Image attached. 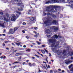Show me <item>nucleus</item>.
<instances>
[{"instance_id": "obj_62", "label": "nucleus", "mask_w": 73, "mask_h": 73, "mask_svg": "<svg viewBox=\"0 0 73 73\" xmlns=\"http://www.w3.org/2000/svg\"><path fill=\"white\" fill-rule=\"evenodd\" d=\"M58 70L59 71H61V69H58Z\"/></svg>"}, {"instance_id": "obj_59", "label": "nucleus", "mask_w": 73, "mask_h": 73, "mask_svg": "<svg viewBox=\"0 0 73 73\" xmlns=\"http://www.w3.org/2000/svg\"><path fill=\"white\" fill-rule=\"evenodd\" d=\"M3 46H5V43H3Z\"/></svg>"}, {"instance_id": "obj_52", "label": "nucleus", "mask_w": 73, "mask_h": 73, "mask_svg": "<svg viewBox=\"0 0 73 73\" xmlns=\"http://www.w3.org/2000/svg\"><path fill=\"white\" fill-rule=\"evenodd\" d=\"M38 69H39V71L38 72V73H40V72H41V71L40 70L39 68H38Z\"/></svg>"}, {"instance_id": "obj_9", "label": "nucleus", "mask_w": 73, "mask_h": 73, "mask_svg": "<svg viewBox=\"0 0 73 73\" xmlns=\"http://www.w3.org/2000/svg\"><path fill=\"white\" fill-rule=\"evenodd\" d=\"M73 51L71 52L70 53V52H69L68 53L67 55V56H73Z\"/></svg>"}, {"instance_id": "obj_22", "label": "nucleus", "mask_w": 73, "mask_h": 73, "mask_svg": "<svg viewBox=\"0 0 73 73\" xmlns=\"http://www.w3.org/2000/svg\"><path fill=\"white\" fill-rule=\"evenodd\" d=\"M60 43L59 42H56V44L55 46H58L59 45V43Z\"/></svg>"}, {"instance_id": "obj_51", "label": "nucleus", "mask_w": 73, "mask_h": 73, "mask_svg": "<svg viewBox=\"0 0 73 73\" xmlns=\"http://www.w3.org/2000/svg\"><path fill=\"white\" fill-rule=\"evenodd\" d=\"M24 63H23V65H26L27 64H25V62H23Z\"/></svg>"}, {"instance_id": "obj_30", "label": "nucleus", "mask_w": 73, "mask_h": 73, "mask_svg": "<svg viewBox=\"0 0 73 73\" xmlns=\"http://www.w3.org/2000/svg\"><path fill=\"white\" fill-rule=\"evenodd\" d=\"M47 36L48 37H51V35L49 34L47 35Z\"/></svg>"}, {"instance_id": "obj_26", "label": "nucleus", "mask_w": 73, "mask_h": 73, "mask_svg": "<svg viewBox=\"0 0 73 73\" xmlns=\"http://www.w3.org/2000/svg\"><path fill=\"white\" fill-rule=\"evenodd\" d=\"M17 5L19 6H21V3H18L17 4Z\"/></svg>"}, {"instance_id": "obj_20", "label": "nucleus", "mask_w": 73, "mask_h": 73, "mask_svg": "<svg viewBox=\"0 0 73 73\" xmlns=\"http://www.w3.org/2000/svg\"><path fill=\"white\" fill-rule=\"evenodd\" d=\"M20 6L21 7H22V8H24V5L23 3H21V5Z\"/></svg>"}, {"instance_id": "obj_63", "label": "nucleus", "mask_w": 73, "mask_h": 73, "mask_svg": "<svg viewBox=\"0 0 73 73\" xmlns=\"http://www.w3.org/2000/svg\"><path fill=\"white\" fill-rule=\"evenodd\" d=\"M48 66L49 68H50V66L48 65Z\"/></svg>"}, {"instance_id": "obj_21", "label": "nucleus", "mask_w": 73, "mask_h": 73, "mask_svg": "<svg viewBox=\"0 0 73 73\" xmlns=\"http://www.w3.org/2000/svg\"><path fill=\"white\" fill-rule=\"evenodd\" d=\"M56 52H57V53H60H60H62V52H61L59 50H57Z\"/></svg>"}, {"instance_id": "obj_18", "label": "nucleus", "mask_w": 73, "mask_h": 73, "mask_svg": "<svg viewBox=\"0 0 73 73\" xmlns=\"http://www.w3.org/2000/svg\"><path fill=\"white\" fill-rule=\"evenodd\" d=\"M32 23V22L31 21H29L27 22L28 24H31Z\"/></svg>"}, {"instance_id": "obj_28", "label": "nucleus", "mask_w": 73, "mask_h": 73, "mask_svg": "<svg viewBox=\"0 0 73 73\" xmlns=\"http://www.w3.org/2000/svg\"><path fill=\"white\" fill-rule=\"evenodd\" d=\"M53 52H54L55 50V48H51Z\"/></svg>"}, {"instance_id": "obj_33", "label": "nucleus", "mask_w": 73, "mask_h": 73, "mask_svg": "<svg viewBox=\"0 0 73 73\" xmlns=\"http://www.w3.org/2000/svg\"><path fill=\"white\" fill-rule=\"evenodd\" d=\"M72 64H71L68 66L69 68V69H70V68H71V67H72Z\"/></svg>"}, {"instance_id": "obj_31", "label": "nucleus", "mask_w": 73, "mask_h": 73, "mask_svg": "<svg viewBox=\"0 0 73 73\" xmlns=\"http://www.w3.org/2000/svg\"><path fill=\"white\" fill-rule=\"evenodd\" d=\"M50 3V1H47L46 3V4H49V3Z\"/></svg>"}, {"instance_id": "obj_1", "label": "nucleus", "mask_w": 73, "mask_h": 73, "mask_svg": "<svg viewBox=\"0 0 73 73\" xmlns=\"http://www.w3.org/2000/svg\"><path fill=\"white\" fill-rule=\"evenodd\" d=\"M60 6H55V5H50L49 6L47 7L46 8V10L45 11V12H53V9L55 8V9H56V8H59Z\"/></svg>"}, {"instance_id": "obj_14", "label": "nucleus", "mask_w": 73, "mask_h": 73, "mask_svg": "<svg viewBox=\"0 0 73 73\" xmlns=\"http://www.w3.org/2000/svg\"><path fill=\"white\" fill-rule=\"evenodd\" d=\"M4 21H6L7 22H8V21H9V19H6L5 17H4Z\"/></svg>"}, {"instance_id": "obj_4", "label": "nucleus", "mask_w": 73, "mask_h": 73, "mask_svg": "<svg viewBox=\"0 0 73 73\" xmlns=\"http://www.w3.org/2000/svg\"><path fill=\"white\" fill-rule=\"evenodd\" d=\"M12 18L11 19V21H15L16 19L19 17V16L18 14H16V16L14 14H12L11 15Z\"/></svg>"}, {"instance_id": "obj_13", "label": "nucleus", "mask_w": 73, "mask_h": 73, "mask_svg": "<svg viewBox=\"0 0 73 73\" xmlns=\"http://www.w3.org/2000/svg\"><path fill=\"white\" fill-rule=\"evenodd\" d=\"M46 33L49 34L50 33V30L49 29H47L46 31Z\"/></svg>"}, {"instance_id": "obj_47", "label": "nucleus", "mask_w": 73, "mask_h": 73, "mask_svg": "<svg viewBox=\"0 0 73 73\" xmlns=\"http://www.w3.org/2000/svg\"><path fill=\"white\" fill-rule=\"evenodd\" d=\"M70 7H72V8L73 7V4H71V5L70 6Z\"/></svg>"}, {"instance_id": "obj_41", "label": "nucleus", "mask_w": 73, "mask_h": 73, "mask_svg": "<svg viewBox=\"0 0 73 73\" xmlns=\"http://www.w3.org/2000/svg\"><path fill=\"white\" fill-rule=\"evenodd\" d=\"M44 50H45V51L46 52V53H48V50H47L46 49H45Z\"/></svg>"}, {"instance_id": "obj_8", "label": "nucleus", "mask_w": 73, "mask_h": 73, "mask_svg": "<svg viewBox=\"0 0 73 73\" xmlns=\"http://www.w3.org/2000/svg\"><path fill=\"white\" fill-rule=\"evenodd\" d=\"M14 30L13 29H10L9 34L10 35H12V34H13L15 33Z\"/></svg>"}, {"instance_id": "obj_45", "label": "nucleus", "mask_w": 73, "mask_h": 73, "mask_svg": "<svg viewBox=\"0 0 73 73\" xmlns=\"http://www.w3.org/2000/svg\"><path fill=\"white\" fill-rule=\"evenodd\" d=\"M54 73H57V70H54Z\"/></svg>"}, {"instance_id": "obj_12", "label": "nucleus", "mask_w": 73, "mask_h": 73, "mask_svg": "<svg viewBox=\"0 0 73 73\" xmlns=\"http://www.w3.org/2000/svg\"><path fill=\"white\" fill-rule=\"evenodd\" d=\"M32 10L29 9V12L27 13L28 15H32Z\"/></svg>"}, {"instance_id": "obj_53", "label": "nucleus", "mask_w": 73, "mask_h": 73, "mask_svg": "<svg viewBox=\"0 0 73 73\" xmlns=\"http://www.w3.org/2000/svg\"><path fill=\"white\" fill-rule=\"evenodd\" d=\"M22 32L23 33H25V31H24V30H23L22 31Z\"/></svg>"}, {"instance_id": "obj_29", "label": "nucleus", "mask_w": 73, "mask_h": 73, "mask_svg": "<svg viewBox=\"0 0 73 73\" xmlns=\"http://www.w3.org/2000/svg\"><path fill=\"white\" fill-rule=\"evenodd\" d=\"M15 44H16V45H18V46L20 45V43H18L17 42H16Z\"/></svg>"}, {"instance_id": "obj_55", "label": "nucleus", "mask_w": 73, "mask_h": 73, "mask_svg": "<svg viewBox=\"0 0 73 73\" xmlns=\"http://www.w3.org/2000/svg\"><path fill=\"white\" fill-rule=\"evenodd\" d=\"M49 54L50 57H51V56H52V55H51V53H50Z\"/></svg>"}, {"instance_id": "obj_10", "label": "nucleus", "mask_w": 73, "mask_h": 73, "mask_svg": "<svg viewBox=\"0 0 73 73\" xmlns=\"http://www.w3.org/2000/svg\"><path fill=\"white\" fill-rule=\"evenodd\" d=\"M21 0H12L11 2L14 3L15 2H16V1H17V2H18V3H20L21 2Z\"/></svg>"}, {"instance_id": "obj_56", "label": "nucleus", "mask_w": 73, "mask_h": 73, "mask_svg": "<svg viewBox=\"0 0 73 73\" xmlns=\"http://www.w3.org/2000/svg\"><path fill=\"white\" fill-rule=\"evenodd\" d=\"M34 29H35V30H37V27H35Z\"/></svg>"}, {"instance_id": "obj_46", "label": "nucleus", "mask_w": 73, "mask_h": 73, "mask_svg": "<svg viewBox=\"0 0 73 73\" xmlns=\"http://www.w3.org/2000/svg\"><path fill=\"white\" fill-rule=\"evenodd\" d=\"M32 65H33V66H35L36 64L35 63H33Z\"/></svg>"}, {"instance_id": "obj_2", "label": "nucleus", "mask_w": 73, "mask_h": 73, "mask_svg": "<svg viewBox=\"0 0 73 73\" xmlns=\"http://www.w3.org/2000/svg\"><path fill=\"white\" fill-rule=\"evenodd\" d=\"M51 39H49L48 40L49 43L52 44V46H54V45H55V43H56L57 41V40L54 39H55V38L56 39L58 38V35L57 36L56 35H55L52 36L51 37Z\"/></svg>"}, {"instance_id": "obj_57", "label": "nucleus", "mask_w": 73, "mask_h": 73, "mask_svg": "<svg viewBox=\"0 0 73 73\" xmlns=\"http://www.w3.org/2000/svg\"><path fill=\"white\" fill-rule=\"evenodd\" d=\"M31 58H33V59H35V58L33 56Z\"/></svg>"}, {"instance_id": "obj_17", "label": "nucleus", "mask_w": 73, "mask_h": 73, "mask_svg": "<svg viewBox=\"0 0 73 73\" xmlns=\"http://www.w3.org/2000/svg\"><path fill=\"white\" fill-rule=\"evenodd\" d=\"M22 54L21 53H16V56H19L20 55H21Z\"/></svg>"}, {"instance_id": "obj_60", "label": "nucleus", "mask_w": 73, "mask_h": 73, "mask_svg": "<svg viewBox=\"0 0 73 73\" xmlns=\"http://www.w3.org/2000/svg\"><path fill=\"white\" fill-rule=\"evenodd\" d=\"M0 58H1V59H2V58H3V56H1L0 57Z\"/></svg>"}, {"instance_id": "obj_64", "label": "nucleus", "mask_w": 73, "mask_h": 73, "mask_svg": "<svg viewBox=\"0 0 73 73\" xmlns=\"http://www.w3.org/2000/svg\"><path fill=\"white\" fill-rule=\"evenodd\" d=\"M71 59H72L73 60V57H71Z\"/></svg>"}, {"instance_id": "obj_3", "label": "nucleus", "mask_w": 73, "mask_h": 73, "mask_svg": "<svg viewBox=\"0 0 73 73\" xmlns=\"http://www.w3.org/2000/svg\"><path fill=\"white\" fill-rule=\"evenodd\" d=\"M57 21L56 20H54L51 22V20H50L49 19L45 21L44 22V24H46V25H48V26H50L52 25V23L54 25H57Z\"/></svg>"}, {"instance_id": "obj_43", "label": "nucleus", "mask_w": 73, "mask_h": 73, "mask_svg": "<svg viewBox=\"0 0 73 73\" xmlns=\"http://www.w3.org/2000/svg\"><path fill=\"white\" fill-rule=\"evenodd\" d=\"M6 31V30L5 29H4L3 33H5V31Z\"/></svg>"}, {"instance_id": "obj_58", "label": "nucleus", "mask_w": 73, "mask_h": 73, "mask_svg": "<svg viewBox=\"0 0 73 73\" xmlns=\"http://www.w3.org/2000/svg\"><path fill=\"white\" fill-rule=\"evenodd\" d=\"M17 52V50H15V51H14L13 53L15 52Z\"/></svg>"}, {"instance_id": "obj_48", "label": "nucleus", "mask_w": 73, "mask_h": 73, "mask_svg": "<svg viewBox=\"0 0 73 73\" xmlns=\"http://www.w3.org/2000/svg\"><path fill=\"white\" fill-rule=\"evenodd\" d=\"M34 37H37L38 36H37V35H34Z\"/></svg>"}, {"instance_id": "obj_37", "label": "nucleus", "mask_w": 73, "mask_h": 73, "mask_svg": "<svg viewBox=\"0 0 73 73\" xmlns=\"http://www.w3.org/2000/svg\"><path fill=\"white\" fill-rule=\"evenodd\" d=\"M47 15H51V14L49 13H47Z\"/></svg>"}, {"instance_id": "obj_11", "label": "nucleus", "mask_w": 73, "mask_h": 73, "mask_svg": "<svg viewBox=\"0 0 73 73\" xmlns=\"http://www.w3.org/2000/svg\"><path fill=\"white\" fill-rule=\"evenodd\" d=\"M63 54H64V56H66V50H64L62 52Z\"/></svg>"}, {"instance_id": "obj_44", "label": "nucleus", "mask_w": 73, "mask_h": 73, "mask_svg": "<svg viewBox=\"0 0 73 73\" xmlns=\"http://www.w3.org/2000/svg\"><path fill=\"white\" fill-rule=\"evenodd\" d=\"M31 4V5H36V3H32Z\"/></svg>"}, {"instance_id": "obj_7", "label": "nucleus", "mask_w": 73, "mask_h": 73, "mask_svg": "<svg viewBox=\"0 0 73 73\" xmlns=\"http://www.w3.org/2000/svg\"><path fill=\"white\" fill-rule=\"evenodd\" d=\"M72 62V61L71 60H65V63L66 64H70L71 62Z\"/></svg>"}, {"instance_id": "obj_49", "label": "nucleus", "mask_w": 73, "mask_h": 73, "mask_svg": "<svg viewBox=\"0 0 73 73\" xmlns=\"http://www.w3.org/2000/svg\"><path fill=\"white\" fill-rule=\"evenodd\" d=\"M5 43H6V44H7V42H8V41H7V40H5Z\"/></svg>"}, {"instance_id": "obj_61", "label": "nucleus", "mask_w": 73, "mask_h": 73, "mask_svg": "<svg viewBox=\"0 0 73 73\" xmlns=\"http://www.w3.org/2000/svg\"><path fill=\"white\" fill-rule=\"evenodd\" d=\"M17 66H14L13 67V68H15Z\"/></svg>"}, {"instance_id": "obj_40", "label": "nucleus", "mask_w": 73, "mask_h": 73, "mask_svg": "<svg viewBox=\"0 0 73 73\" xmlns=\"http://www.w3.org/2000/svg\"><path fill=\"white\" fill-rule=\"evenodd\" d=\"M37 42L38 45H40V44H41V43H40L38 42Z\"/></svg>"}, {"instance_id": "obj_19", "label": "nucleus", "mask_w": 73, "mask_h": 73, "mask_svg": "<svg viewBox=\"0 0 73 73\" xmlns=\"http://www.w3.org/2000/svg\"><path fill=\"white\" fill-rule=\"evenodd\" d=\"M18 29V28L17 27H15L14 29H13L14 32H15V31H17Z\"/></svg>"}, {"instance_id": "obj_42", "label": "nucleus", "mask_w": 73, "mask_h": 73, "mask_svg": "<svg viewBox=\"0 0 73 73\" xmlns=\"http://www.w3.org/2000/svg\"><path fill=\"white\" fill-rule=\"evenodd\" d=\"M27 24V23L25 22H23V25H26Z\"/></svg>"}, {"instance_id": "obj_39", "label": "nucleus", "mask_w": 73, "mask_h": 73, "mask_svg": "<svg viewBox=\"0 0 73 73\" xmlns=\"http://www.w3.org/2000/svg\"><path fill=\"white\" fill-rule=\"evenodd\" d=\"M50 73H52L53 72V70H50Z\"/></svg>"}, {"instance_id": "obj_54", "label": "nucleus", "mask_w": 73, "mask_h": 73, "mask_svg": "<svg viewBox=\"0 0 73 73\" xmlns=\"http://www.w3.org/2000/svg\"><path fill=\"white\" fill-rule=\"evenodd\" d=\"M64 45H65L66 46H68V44H67L65 43H64Z\"/></svg>"}, {"instance_id": "obj_36", "label": "nucleus", "mask_w": 73, "mask_h": 73, "mask_svg": "<svg viewBox=\"0 0 73 73\" xmlns=\"http://www.w3.org/2000/svg\"><path fill=\"white\" fill-rule=\"evenodd\" d=\"M0 14L2 15H4V13H3V12H0Z\"/></svg>"}, {"instance_id": "obj_6", "label": "nucleus", "mask_w": 73, "mask_h": 73, "mask_svg": "<svg viewBox=\"0 0 73 73\" xmlns=\"http://www.w3.org/2000/svg\"><path fill=\"white\" fill-rule=\"evenodd\" d=\"M30 19L32 21V22H33V23H35V22H36V20L35 19V18L33 17H29Z\"/></svg>"}, {"instance_id": "obj_35", "label": "nucleus", "mask_w": 73, "mask_h": 73, "mask_svg": "<svg viewBox=\"0 0 73 73\" xmlns=\"http://www.w3.org/2000/svg\"><path fill=\"white\" fill-rule=\"evenodd\" d=\"M30 50H31V49H29V48L27 49L26 50V51L27 52H28V51H30Z\"/></svg>"}, {"instance_id": "obj_38", "label": "nucleus", "mask_w": 73, "mask_h": 73, "mask_svg": "<svg viewBox=\"0 0 73 73\" xmlns=\"http://www.w3.org/2000/svg\"><path fill=\"white\" fill-rule=\"evenodd\" d=\"M17 63H19V62H14V63H13V64H16Z\"/></svg>"}, {"instance_id": "obj_34", "label": "nucleus", "mask_w": 73, "mask_h": 73, "mask_svg": "<svg viewBox=\"0 0 73 73\" xmlns=\"http://www.w3.org/2000/svg\"><path fill=\"white\" fill-rule=\"evenodd\" d=\"M6 16H7V17H9V15L8 13H7Z\"/></svg>"}, {"instance_id": "obj_32", "label": "nucleus", "mask_w": 73, "mask_h": 73, "mask_svg": "<svg viewBox=\"0 0 73 73\" xmlns=\"http://www.w3.org/2000/svg\"><path fill=\"white\" fill-rule=\"evenodd\" d=\"M35 56H36V58H39V57H39V56H37L36 54H35Z\"/></svg>"}, {"instance_id": "obj_24", "label": "nucleus", "mask_w": 73, "mask_h": 73, "mask_svg": "<svg viewBox=\"0 0 73 73\" xmlns=\"http://www.w3.org/2000/svg\"><path fill=\"white\" fill-rule=\"evenodd\" d=\"M16 13H17L18 14H19V15H20L21 14V12L19 11H17Z\"/></svg>"}, {"instance_id": "obj_27", "label": "nucleus", "mask_w": 73, "mask_h": 73, "mask_svg": "<svg viewBox=\"0 0 73 73\" xmlns=\"http://www.w3.org/2000/svg\"><path fill=\"white\" fill-rule=\"evenodd\" d=\"M58 37H59V38H62V36L60 35H58Z\"/></svg>"}, {"instance_id": "obj_5", "label": "nucleus", "mask_w": 73, "mask_h": 73, "mask_svg": "<svg viewBox=\"0 0 73 73\" xmlns=\"http://www.w3.org/2000/svg\"><path fill=\"white\" fill-rule=\"evenodd\" d=\"M50 28L51 29H54L55 32H56V31H57L58 30V28L57 27H56V26L52 27Z\"/></svg>"}, {"instance_id": "obj_50", "label": "nucleus", "mask_w": 73, "mask_h": 73, "mask_svg": "<svg viewBox=\"0 0 73 73\" xmlns=\"http://www.w3.org/2000/svg\"><path fill=\"white\" fill-rule=\"evenodd\" d=\"M26 38H27V39H29V37H28V36H26Z\"/></svg>"}, {"instance_id": "obj_23", "label": "nucleus", "mask_w": 73, "mask_h": 73, "mask_svg": "<svg viewBox=\"0 0 73 73\" xmlns=\"http://www.w3.org/2000/svg\"><path fill=\"white\" fill-rule=\"evenodd\" d=\"M52 16L53 18H56V16L55 15H52Z\"/></svg>"}, {"instance_id": "obj_25", "label": "nucleus", "mask_w": 73, "mask_h": 73, "mask_svg": "<svg viewBox=\"0 0 73 73\" xmlns=\"http://www.w3.org/2000/svg\"><path fill=\"white\" fill-rule=\"evenodd\" d=\"M41 51L42 52V53L43 54H45V51H44V50H41Z\"/></svg>"}, {"instance_id": "obj_16", "label": "nucleus", "mask_w": 73, "mask_h": 73, "mask_svg": "<svg viewBox=\"0 0 73 73\" xmlns=\"http://www.w3.org/2000/svg\"><path fill=\"white\" fill-rule=\"evenodd\" d=\"M0 25L1 26H2L3 28H5V26H4V23H3L2 24H0Z\"/></svg>"}, {"instance_id": "obj_15", "label": "nucleus", "mask_w": 73, "mask_h": 73, "mask_svg": "<svg viewBox=\"0 0 73 73\" xmlns=\"http://www.w3.org/2000/svg\"><path fill=\"white\" fill-rule=\"evenodd\" d=\"M18 10L20 12H21V11H23V9L22 7H20L19 8Z\"/></svg>"}]
</instances>
